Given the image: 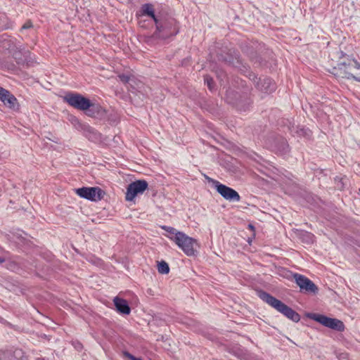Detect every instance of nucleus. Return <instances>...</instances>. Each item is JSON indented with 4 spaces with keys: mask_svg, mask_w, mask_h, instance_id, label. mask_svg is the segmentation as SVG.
<instances>
[{
    "mask_svg": "<svg viewBox=\"0 0 360 360\" xmlns=\"http://www.w3.org/2000/svg\"><path fill=\"white\" fill-rule=\"evenodd\" d=\"M139 12L141 16L149 17L155 22V30L151 38L166 40L179 33V25L177 20L165 8L155 10L152 4H144Z\"/></svg>",
    "mask_w": 360,
    "mask_h": 360,
    "instance_id": "obj_1",
    "label": "nucleus"
},
{
    "mask_svg": "<svg viewBox=\"0 0 360 360\" xmlns=\"http://www.w3.org/2000/svg\"><path fill=\"white\" fill-rule=\"evenodd\" d=\"M337 67L333 68V74L347 79H354L360 82V63L352 56L342 51L338 52Z\"/></svg>",
    "mask_w": 360,
    "mask_h": 360,
    "instance_id": "obj_2",
    "label": "nucleus"
},
{
    "mask_svg": "<svg viewBox=\"0 0 360 360\" xmlns=\"http://www.w3.org/2000/svg\"><path fill=\"white\" fill-rule=\"evenodd\" d=\"M257 295L262 301L276 309L288 319L292 321L295 323L300 321V315L297 311L286 305L281 300L272 296L271 294L260 290L257 291Z\"/></svg>",
    "mask_w": 360,
    "mask_h": 360,
    "instance_id": "obj_3",
    "label": "nucleus"
},
{
    "mask_svg": "<svg viewBox=\"0 0 360 360\" xmlns=\"http://www.w3.org/2000/svg\"><path fill=\"white\" fill-rule=\"evenodd\" d=\"M217 58L219 61L224 62L238 69L243 75L249 72L250 67L248 64L243 63L239 52L234 49H230L218 53Z\"/></svg>",
    "mask_w": 360,
    "mask_h": 360,
    "instance_id": "obj_4",
    "label": "nucleus"
},
{
    "mask_svg": "<svg viewBox=\"0 0 360 360\" xmlns=\"http://www.w3.org/2000/svg\"><path fill=\"white\" fill-rule=\"evenodd\" d=\"M307 316L309 319L321 323L323 326L338 332H343L345 330L344 323L338 319L330 318L326 315L317 313L308 314Z\"/></svg>",
    "mask_w": 360,
    "mask_h": 360,
    "instance_id": "obj_5",
    "label": "nucleus"
},
{
    "mask_svg": "<svg viewBox=\"0 0 360 360\" xmlns=\"http://www.w3.org/2000/svg\"><path fill=\"white\" fill-rule=\"evenodd\" d=\"M176 237L175 244L181 248L183 252L188 256H194L195 255V248L198 247L197 240L191 237H189L186 233H177Z\"/></svg>",
    "mask_w": 360,
    "mask_h": 360,
    "instance_id": "obj_6",
    "label": "nucleus"
},
{
    "mask_svg": "<svg viewBox=\"0 0 360 360\" xmlns=\"http://www.w3.org/2000/svg\"><path fill=\"white\" fill-rule=\"evenodd\" d=\"M63 101L74 108L85 111L90 105V100L78 93L69 92L63 97Z\"/></svg>",
    "mask_w": 360,
    "mask_h": 360,
    "instance_id": "obj_7",
    "label": "nucleus"
},
{
    "mask_svg": "<svg viewBox=\"0 0 360 360\" xmlns=\"http://www.w3.org/2000/svg\"><path fill=\"white\" fill-rule=\"evenodd\" d=\"M245 75L248 77L254 82L255 87L262 92L271 93L276 89L275 83L269 77L258 78L255 74L250 70Z\"/></svg>",
    "mask_w": 360,
    "mask_h": 360,
    "instance_id": "obj_8",
    "label": "nucleus"
},
{
    "mask_svg": "<svg viewBox=\"0 0 360 360\" xmlns=\"http://www.w3.org/2000/svg\"><path fill=\"white\" fill-rule=\"evenodd\" d=\"M76 193L81 198L96 202L103 198L105 191L99 187H82L76 189Z\"/></svg>",
    "mask_w": 360,
    "mask_h": 360,
    "instance_id": "obj_9",
    "label": "nucleus"
},
{
    "mask_svg": "<svg viewBox=\"0 0 360 360\" xmlns=\"http://www.w3.org/2000/svg\"><path fill=\"white\" fill-rule=\"evenodd\" d=\"M148 184L146 180H136L130 183L127 188L125 199L127 201H132L139 194L148 188Z\"/></svg>",
    "mask_w": 360,
    "mask_h": 360,
    "instance_id": "obj_10",
    "label": "nucleus"
},
{
    "mask_svg": "<svg viewBox=\"0 0 360 360\" xmlns=\"http://www.w3.org/2000/svg\"><path fill=\"white\" fill-rule=\"evenodd\" d=\"M293 277L296 284L300 287L301 292H311L316 294L318 292V287L305 276L294 274Z\"/></svg>",
    "mask_w": 360,
    "mask_h": 360,
    "instance_id": "obj_11",
    "label": "nucleus"
},
{
    "mask_svg": "<svg viewBox=\"0 0 360 360\" xmlns=\"http://www.w3.org/2000/svg\"><path fill=\"white\" fill-rule=\"evenodd\" d=\"M269 146L272 151L280 155H285L289 152L288 141L283 136L274 137Z\"/></svg>",
    "mask_w": 360,
    "mask_h": 360,
    "instance_id": "obj_12",
    "label": "nucleus"
},
{
    "mask_svg": "<svg viewBox=\"0 0 360 360\" xmlns=\"http://www.w3.org/2000/svg\"><path fill=\"white\" fill-rule=\"evenodd\" d=\"M216 190L226 200L230 202H239L240 200L238 193L224 184H219Z\"/></svg>",
    "mask_w": 360,
    "mask_h": 360,
    "instance_id": "obj_13",
    "label": "nucleus"
},
{
    "mask_svg": "<svg viewBox=\"0 0 360 360\" xmlns=\"http://www.w3.org/2000/svg\"><path fill=\"white\" fill-rule=\"evenodd\" d=\"M0 101L11 109H15L18 105V100L15 96L1 86H0Z\"/></svg>",
    "mask_w": 360,
    "mask_h": 360,
    "instance_id": "obj_14",
    "label": "nucleus"
},
{
    "mask_svg": "<svg viewBox=\"0 0 360 360\" xmlns=\"http://www.w3.org/2000/svg\"><path fill=\"white\" fill-rule=\"evenodd\" d=\"M228 351L230 354L241 360H248L249 359L248 351L240 345H232L229 347Z\"/></svg>",
    "mask_w": 360,
    "mask_h": 360,
    "instance_id": "obj_15",
    "label": "nucleus"
},
{
    "mask_svg": "<svg viewBox=\"0 0 360 360\" xmlns=\"http://www.w3.org/2000/svg\"><path fill=\"white\" fill-rule=\"evenodd\" d=\"M114 304L117 311L122 314L128 315L131 312L130 307L127 301L123 298L115 297Z\"/></svg>",
    "mask_w": 360,
    "mask_h": 360,
    "instance_id": "obj_16",
    "label": "nucleus"
},
{
    "mask_svg": "<svg viewBox=\"0 0 360 360\" xmlns=\"http://www.w3.org/2000/svg\"><path fill=\"white\" fill-rule=\"evenodd\" d=\"M90 107L86 110V115L89 117H95L103 115L105 112L104 109L99 105L92 103L90 101Z\"/></svg>",
    "mask_w": 360,
    "mask_h": 360,
    "instance_id": "obj_17",
    "label": "nucleus"
},
{
    "mask_svg": "<svg viewBox=\"0 0 360 360\" xmlns=\"http://www.w3.org/2000/svg\"><path fill=\"white\" fill-rule=\"evenodd\" d=\"M72 122L77 127V129L83 130L84 134L88 136L90 134H95L94 129L88 124H82L79 120L74 117L72 120Z\"/></svg>",
    "mask_w": 360,
    "mask_h": 360,
    "instance_id": "obj_18",
    "label": "nucleus"
},
{
    "mask_svg": "<svg viewBox=\"0 0 360 360\" xmlns=\"http://www.w3.org/2000/svg\"><path fill=\"white\" fill-rule=\"evenodd\" d=\"M252 103L251 99L248 96H245L241 97L240 99L236 101V106L240 111H246Z\"/></svg>",
    "mask_w": 360,
    "mask_h": 360,
    "instance_id": "obj_19",
    "label": "nucleus"
},
{
    "mask_svg": "<svg viewBox=\"0 0 360 360\" xmlns=\"http://www.w3.org/2000/svg\"><path fill=\"white\" fill-rule=\"evenodd\" d=\"M161 229L165 230L167 233L165 234V236L167 238H169L171 240H173L174 242L176 240V237L177 236V233H181V231H177L176 229L172 226H162Z\"/></svg>",
    "mask_w": 360,
    "mask_h": 360,
    "instance_id": "obj_20",
    "label": "nucleus"
},
{
    "mask_svg": "<svg viewBox=\"0 0 360 360\" xmlns=\"http://www.w3.org/2000/svg\"><path fill=\"white\" fill-rule=\"evenodd\" d=\"M20 262L15 260H7L6 261V267L12 271H18L20 269Z\"/></svg>",
    "mask_w": 360,
    "mask_h": 360,
    "instance_id": "obj_21",
    "label": "nucleus"
},
{
    "mask_svg": "<svg viewBox=\"0 0 360 360\" xmlns=\"http://www.w3.org/2000/svg\"><path fill=\"white\" fill-rule=\"evenodd\" d=\"M158 271L160 274H167L169 272V264L164 260L158 262Z\"/></svg>",
    "mask_w": 360,
    "mask_h": 360,
    "instance_id": "obj_22",
    "label": "nucleus"
},
{
    "mask_svg": "<svg viewBox=\"0 0 360 360\" xmlns=\"http://www.w3.org/2000/svg\"><path fill=\"white\" fill-rule=\"evenodd\" d=\"M12 357L11 359H18V360H24L23 359L25 357L24 355V352L20 349H15L13 351L11 350Z\"/></svg>",
    "mask_w": 360,
    "mask_h": 360,
    "instance_id": "obj_23",
    "label": "nucleus"
},
{
    "mask_svg": "<svg viewBox=\"0 0 360 360\" xmlns=\"http://www.w3.org/2000/svg\"><path fill=\"white\" fill-rule=\"evenodd\" d=\"M205 83L207 84L208 89L211 91H214V82L213 79L210 76H209V75H205Z\"/></svg>",
    "mask_w": 360,
    "mask_h": 360,
    "instance_id": "obj_24",
    "label": "nucleus"
},
{
    "mask_svg": "<svg viewBox=\"0 0 360 360\" xmlns=\"http://www.w3.org/2000/svg\"><path fill=\"white\" fill-rule=\"evenodd\" d=\"M11 350L0 351V360H12Z\"/></svg>",
    "mask_w": 360,
    "mask_h": 360,
    "instance_id": "obj_25",
    "label": "nucleus"
},
{
    "mask_svg": "<svg viewBox=\"0 0 360 360\" xmlns=\"http://www.w3.org/2000/svg\"><path fill=\"white\" fill-rule=\"evenodd\" d=\"M205 179L209 182V183H211L212 184V186L215 188V189H217V185H219V184H221L219 181L215 180V179H213L210 177H209L207 175H205Z\"/></svg>",
    "mask_w": 360,
    "mask_h": 360,
    "instance_id": "obj_26",
    "label": "nucleus"
},
{
    "mask_svg": "<svg viewBox=\"0 0 360 360\" xmlns=\"http://www.w3.org/2000/svg\"><path fill=\"white\" fill-rule=\"evenodd\" d=\"M123 355L131 360H142L141 358L136 357L135 356L132 355L131 354L127 351L123 352Z\"/></svg>",
    "mask_w": 360,
    "mask_h": 360,
    "instance_id": "obj_27",
    "label": "nucleus"
},
{
    "mask_svg": "<svg viewBox=\"0 0 360 360\" xmlns=\"http://www.w3.org/2000/svg\"><path fill=\"white\" fill-rule=\"evenodd\" d=\"M217 77L221 80L223 81L224 79L226 77V75L223 70H219L216 72Z\"/></svg>",
    "mask_w": 360,
    "mask_h": 360,
    "instance_id": "obj_28",
    "label": "nucleus"
},
{
    "mask_svg": "<svg viewBox=\"0 0 360 360\" xmlns=\"http://www.w3.org/2000/svg\"><path fill=\"white\" fill-rule=\"evenodd\" d=\"M18 54L17 53H15L14 54V58H15V60L16 63H17L18 65H23V64H24V62H25V61H24V60H23V59H22V58H20V57H18Z\"/></svg>",
    "mask_w": 360,
    "mask_h": 360,
    "instance_id": "obj_29",
    "label": "nucleus"
},
{
    "mask_svg": "<svg viewBox=\"0 0 360 360\" xmlns=\"http://www.w3.org/2000/svg\"><path fill=\"white\" fill-rule=\"evenodd\" d=\"M120 80L124 83H127L129 81V77L126 75H120L119 76Z\"/></svg>",
    "mask_w": 360,
    "mask_h": 360,
    "instance_id": "obj_30",
    "label": "nucleus"
},
{
    "mask_svg": "<svg viewBox=\"0 0 360 360\" xmlns=\"http://www.w3.org/2000/svg\"><path fill=\"white\" fill-rule=\"evenodd\" d=\"M32 27V23L31 21H27L21 27V30L31 28Z\"/></svg>",
    "mask_w": 360,
    "mask_h": 360,
    "instance_id": "obj_31",
    "label": "nucleus"
},
{
    "mask_svg": "<svg viewBox=\"0 0 360 360\" xmlns=\"http://www.w3.org/2000/svg\"><path fill=\"white\" fill-rule=\"evenodd\" d=\"M304 236L307 237V240L309 241V242H313V238H314V235L310 233H308V232H306Z\"/></svg>",
    "mask_w": 360,
    "mask_h": 360,
    "instance_id": "obj_32",
    "label": "nucleus"
},
{
    "mask_svg": "<svg viewBox=\"0 0 360 360\" xmlns=\"http://www.w3.org/2000/svg\"><path fill=\"white\" fill-rule=\"evenodd\" d=\"M6 259L4 257H0V264L6 262Z\"/></svg>",
    "mask_w": 360,
    "mask_h": 360,
    "instance_id": "obj_33",
    "label": "nucleus"
},
{
    "mask_svg": "<svg viewBox=\"0 0 360 360\" xmlns=\"http://www.w3.org/2000/svg\"><path fill=\"white\" fill-rule=\"evenodd\" d=\"M248 227H249L250 229H252V230H253V229H254V226H253V225H252V224H249V225H248Z\"/></svg>",
    "mask_w": 360,
    "mask_h": 360,
    "instance_id": "obj_34",
    "label": "nucleus"
}]
</instances>
